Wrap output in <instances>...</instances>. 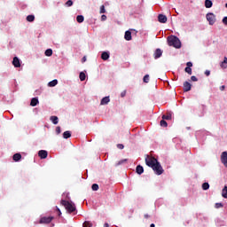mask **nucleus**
Returning a JSON list of instances; mask_svg holds the SVG:
<instances>
[{
  "label": "nucleus",
  "mask_w": 227,
  "mask_h": 227,
  "mask_svg": "<svg viewBox=\"0 0 227 227\" xmlns=\"http://www.w3.org/2000/svg\"><path fill=\"white\" fill-rule=\"evenodd\" d=\"M63 137H64V139H68V138L72 137V132H70V131H65V132L63 133Z\"/></svg>",
  "instance_id": "21"
},
{
  "label": "nucleus",
  "mask_w": 227,
  "mask_h": 227,
  "mask_svg": "<svg viewBox=\"0 0 227 227\" xmlns=\"http://www.w3.org/2000/svg\"><path fill=\"white\" fill-rule=\"evenodd\" d=\"M117 148H118L119 150H123V148H125V145H123V144H118V145H117Z\"/></svg>",
  "instance_id": "40"
},
{
  "label": "nucleus",
  "mask_w": 227,
  "mask_h": 227,
  "mask_svg": "<svg viewBox=\"0 0 227 227\" xmlns=\"http://www.w3.org/2000/svg\"><path fill=\"white\" fill-rule=\"evenodd\" d=\"M40 104V101L38 100V98H33L30 101V106L32 107H35V106H38Z\"/></svg>",
  "instance_id": "14"
},
{
  "label": "nucleus",
  "mask_w": 227,
  "mask_h": 227,
  "mask_svg": "<svg viewBox=\"0 0 227 227\" xmlns=\"http://www.w3.org/2000/svg\"><path fill=\"white\" fill-rule=\"evenodd\" d=\"M83 227H93V223L90 221H85L82 224Z\"/></svg>",
  "instance_id": "26"
},
{
  "label": "nucleus",
  "mask_w": 227,
  "mask_h": 227,
  "mask_svg": "<svg viewBox=\"0 0 227 227\" xmlns=\"http://www.w3.org/2000/svg\"><path fill=\"white\" fill-rule=\"evenodd\" d=\"M192 85L189 82H184V91H191Z\"/></svg>",
  "instance_id": "16"
},
{
  "label": "nucleus",
  "mask_w": 227,
  "mask_h": 227,
  "mask_svg": "<svg viewBox=\"0 0 227 227\" xmlns=\"http://www.w3.org/2000/svg\"><path fill=\"white\" fill-rule=\"evenodd\" d=\"M58 212H59V215H61V210H59V208H58Z\"/></svg>",
  "instance_id": "52"
},
{
  "label": "nucleus",
  "mask_w": 227,
  "mask_h": 227,
  "mask_svg": "<svg viewBox=\"0 0 227 227\" xmlns=\"http://www.w3.org/2000/svg\"><path fill=\"white\" fill-rule=\"evenodd\" d=\"M50 120H51V123H53V125H58V123L59 122V119L56 115L51 116Z\"/></svg>",
  "instance_id": "15"
},
{
  "label": "nucleus",
  "mask_w": 227,
  "mask_h": 227,
  "mask_svg": "<svg viewBox=\"0 0 227 227\" xmlns=\"http://www.w3.org/2000/svg\"><path fill=\"white\" fill-rule=\"evenodd\" d=\"M124 38L127 42H130V40H132V32H130V30H127L125 32Z\"/></svg>",
  "instance_id": "13"
},
{
  "label": "nucleus",
  "mask_w": 227,
  "mask_h": 227,
  "mask_svg": "<svg viewBox=\"0 0 227 227\" xmlns=\"http://www.w3.org/2000/svg\"><path fill=\"white\" fill-rule=\"evenodd\" d=\"M152 169L154 171L155 175L158 176H160L162 173H164V168H162V166L159 161L152 168Z\"/></svg>",
  "instance_id": "4"
},
{
  "label": "nucleus",
  "mask_w": 227,
  "mask_h": 227,
  "mask_svg": "<svg viewBox=\"0 0 227 227\" xmlns=\"http://www.w3.org/2000/svg\"><path fill=\"white\" fill-rule=\"evenodd\" d=\"M222 196L223 198L227 199V186H224V188L222 190Z\"/></svg>",
  "instance_id": "29"
},
{
  "label": "nucleus",
  "mask_w": 227,
  "mask_h": 227,
  "mask_svg": "<svg viewBox=\"0 0 227 227\" xmlns=\"http://www.w3.org/2000/svg\"><path fill=\"white\" fill-rule=\"evenodd\" d=\"M196 136H200V131H198V132L196 133Z\"/></svg>",
  "instance_id": "54"
},
{
  "label": "nucleus",
  "mask_w": 227,
  "mask_h": 227,
  "mask_svg": "<svg viewBox=\"0 0 227 227\" xmlns=\"http://www.w3.org/2000/svg\"><path fill=\"white\" fill-rule=\"evenodd\" d=\"M58 85V80H53V81H51V82H50L49 83H48V86L50 87V88H54V86H57Z\"/></svg>",
  "instance_id": "22"
},
{
  "label": "nucleus",
  "mask_w": 227,
  "mask_h": 227,
  "mask_svg": "<svg viewBox=\"0 0 227 227\" xmlns=\"http://www.w3.org/2000/svg\"><path fill=\"white\" fill-rule=\"evenodd\" d=\"M225 88H226V86L222 85V86L220 87V90H221V91H224Z\"/></svg>",
  "instance_id": "47"
},
{
  "label": "nucleus",
  "mask_w": 227,
  "mask_h": 227,
  "mask_svg": "<svg viewBox=\"0 0 227 227\" xmlns=\"http://www.w3.org/2000/svg\"><path fill=\"white\" fill-rule=\"evenodd\" d=\"M99 13H106V6L105 5L100 6Z\"/></svg>",
  "instance_id": "37"
},
{
  "label": "nucleus",
  "mask_w": 227,
  "mask_h": 227,
  "mask_svg": "<svg viewBox=\"0 0 227 227\" xmlns=\"http://www.w3.org/2000/svg\"><path fill=\"white\" fill-rule=\"evenodd\" d=\"M125 95H127V91H125V90L121 93V97H122V98L125 97Z\"/></svg>",
  "instance_id": "48"
},
{
  "label": "nucleus",
  "mask_w": 227,
  "mask_h": 227,
  "mask_svg": "<svg viewBox=\"0 0 227 227\" xmlns=\"http://www.w3.org/2000/svg\"><path fill=\"white\" fill-rule=\"evenodd\" d=\"M221 162L227 168V152H223L221 154Z\"/></svg>",
  "instance_id": "7"
},
{
  "label": "nucleus",
  "mask_w": 227,
  "mask_h": 227,
  "mask_svg": "<svg viewBox=\"0 0 227 227\" xmlns=\"http://www.w3.org/2000/svg\"><path fill=\"white\" fill-rule=\"evenodd\" d=\"M12 159L15 162H19V160H20V159H22V155L20 153H15L13 155Z\"/></svg>",
  "instance_id": "19"
},
{
  "label": "nucleus",
  "mask_w": 227,
  "mask_h": 227,
  "mask_svg": "<svg viewBox=\"0 0 227 227\" xmlns=\"http://www.w3.org/2000/svg\"><path fill=\"white\" fill-rule=\"evenodd\" d=\"M191 81H192L193 82H198V77H196V76H192V77H191Z\"/></svg>",
  "instance_id": "43"
},
{
  "label": "nucleus",
  "mask_w": 227,
  "mask_h": 227,
  "mask_svg": "<svg viewBox=\"0 0 227 227\" xmlns=\"http://www.w3.org/2000/svg\"><path fill=\"white\" fill-rule=\"evenodd\" d=\"M168 43L170 47H175L176 49H180L182 47V42L176 37V35H171L168 37Z\"/></svg>",
  "instance_id": "1"
},
{
  "label": "nucleus",
  "mask_w": 227,
  "mask_h": 227,
  "mask_svg": "<svg viewBox=\"0 0 227 227\" xmlns=\"http://www.w3.org/2000/svg\"><path fill=\"white\" fill-rule=\"evenodd\" d=\"M223 205L221 202L215 203V208H223Z\"/></svg>",
  "instance_id": "36"
},
{
  "label": "nucleus",
  "mask_w": 227,
  "mask_h": 227,
  "mask_svg": "<svg viewBox=\"0 0 227 227\" xmlns=\"http://www.w3.org/2000/svg\"><path fill=\"white\" fill-rule=\"evenodd\" d=\"M206 19L209 23V26H214L215 24V14L209 12L206 15Z\"/></svg>",
  "instance_id": "5"
},
{
  "label": "nucleus",
  "mask_w": 227,
  "mask_h": 227,
  "mask_svg": "<svg viewBox=\"0 0 227 227\" xmlns=\"http://www.w3.org/2000/svg\"><path fill=\"white\" fill-rule=\"evenodd\" d=\"M162 120H171V114H163Z\"/></svg>",
  "instance_id": "32"
},
{
  "label": "nucleus",
  "mask_w": 227,
  "mask_h": 227,
  "mask_svg": "<svg viewBox=\"0 0 227 227\" xmlns=\"http://www.w3.org/2000/svg\"><path fill=\"white\" fill-rule=\"evenodd\" d=\"M213 5H214V3H212V0H205L206 8H212Z\"/></svg>",
  "instance_id": "20"
},
{
  "label": "nucleus",
  "mask_w": 227,
  "mask_h": 227,
  "mask_svg": "<svg viewBox=\"0 0 227 227\" xmlns=\"http://www.w3.org/2000/svg\"><path fill=\"white\" fill-rule=\"evenodd\" d=\"M82 59H83V61H86V57H84Z\"/></svg>",
  "instance_id": "55"
},
{
  "label": "nucleus",
  "mask_w": 227,
  "mask_h": 227,
  "mask_svg": "<svg viewBox=\"0 0 227 227\" xmlns=\"http://www.w3.org/2000/svg\"><path fill=\"white\" fill-rule=\"evenodd\" d=\"M44 54L45 56L51 57L52 55V49H47Z\"/></svg>",
  "instance_id": "30"
},
{
  "label": "nucleus",
  "mask_w": 227,
  "mask_h": 227,
  "mask_svg": "<svg viewBox=\"0 0 227 227\" xmlns=\"http://www.w3.org/2000/svg\"><path fill=\"white\" fill-rule=\"evenodd\" d=\"M12 65L15 68H20V59L18 57H14L12 60Z\"/></svg>",
  "instance_id": "10"
},
{
  "label": "nucleus",
  "mask_w": 227,
  "mask_h": 227,
  "mask_svg": "<svg viewBox=\"0 0 227 227\" xmlns=\"http://www.w3.org/2000/svg\"><path fill=\"white\" fill-rule=\"evenodd\" d=\"M92 191H98V184H93L91 186Z\"/></svg>",
  "instance_id": "35"
},
{
  "label": "nucleus",
  "mask_w": 227,
  "mask_h": 227,
  "mask_svg": "<svg viewBox=\"0 0 227 227\" xmlns=\"http://www.w3.org/2000/svg\"><path fill=\"white\" fill-rule=\"evenodd\" d=\"M225 8H227V3L225 4Z\"/></svg>",
  "instance_id": "56"
},
{
  "label": "nucleus",
  "mask_w": 227,
  "mask_h": 227,
  "mask_svg": "<svg viewBox=\"0 0 227 227\" xmlns=\"http://www.w3.org/2000/svg\"><path fill=\"white\" fill-rule=\"evenodd\" d=\"M74 4V2L72 0H68L67 3H66V5H67L68 7L72 6Z\"/></svg>",
  "instance_id": "38"
},
{
  "label": "nucleus",
  "mask_w": 227,
  "mask_h": 227,
  "mask_svg": "<svg viewBox=\"0 0 227 227\" xmlns=\"http://www.w3.org/2000/svg\"><path fill=\"white\" fill-rule=\"evenodd\" d=\"M220 67H221V68H223V70H224V69L227 68V64H224L223 62H222V63L220 64Z\"/></svg>",
  "instance_id": "42"
},
{
  "label": "nucleus",
  "mask_w": 227,
  "mask_h": 227,
  "mask_svg": "<svg viewBox=\"0 0 227 227\" xmlns=\"http://www.w3.org/2000/svg\"><path fill=\"white\" fill-rule=\"evenodd\" d=\"M223 24H224V26H227V16L223 17V19L222 20Z\"/></svg>",
  "instance_id": "41"
},
{
  "label": "nucleus",
  "mask_w": 227,
  "mask_h": 227,
  "mask_svg": "<svg viewBox=\"0 0 227 227\" xmlns=\"http://www.w3.org/2000/svg\"><path fill=\"white\" fill-rule=\"evenodd\" d=\"M104 227H109V223H106L104 224Z\"/></svg>",
  "instance_id": "51"
},
{
  "label": "nucleus",
  "mask_w": 227,
  "mask_h": 227,
  "mask_svg": "<svg viewBox=\"0 0 227 227\" xmlns=\"http://www.w3.org/2000/svg\"><path fill=\"white\" fill-rule=\"evenodd\" d=\"M56 134H58V135L61 134V127L58 126L56 128Z\"/></svg>",
  "instance_id": "39"
},
{
  "label": "nucleus",
  "mask_w": 227,
  "mask_h": 227,
  "mask_svg": "<svg viewBox=\"0 0 227 227\" xmlns=\"http://www.w3.org/2000/svg\"><path fill=\"white\" fill-rule=\"evenodd\" d=\"M191 67H192V62H187L186 67L191 68Z\"/></svg>",
  "instance_id": "45"
},
{
  "label": "nucleus",
  "mask_w": 227,
  "mask_h": 227,
  "mask_svg": "<svg viewBox=\"0 0 227 227\" xmlns=\"http://www.w3.org/2000/svg\"><path fill=\"white\" fill-rule=\"evenodd\" d=\"M184 71L186 72V74H188L189 75H192V69L191 67H185Z\"/></svg>",
  "instance_id": "34"
},
{
  "label": "nucleus",
  "mask_w": 227,
  "mask_h": 227,
  "mask_svg": "<svg viewBox=\"0 0 227 227\" xmlns=\"http://www.w3.org/2000/svg\"><path fill=\"white\" fill-rule=\"evenodd\" d=\"M143 81H144V82H146V83L150 82V75L145 74L143 78Z\"/></svg>",
  "instance_id": "31"
},
{
  "label": "nucleus",
  "mask_w": 227,
  "mask_h": 227,
  "mask_svg": "<svg viewBox=\"0 0 227 227\" xmlns=\"http://www.w3.org/2000/svg\"><path fill=\"white\" fill-rule=\"evenodd\" d=\"M125 160H123L119 161L118 166H120V164H123V162H125Z\"/></svg>",
  "instance_id": "50"
},
{
  "label": "nucleus",
  "mask_w": 227,
  "mask_h": 227,
  "mask_svg": "<svg viewBox=\"0 0 227 227\" xmlns=\"http://www.w3.org/2000/svg\"><path fill=\"white\" fill-rule=\"evenodd\" d=\"M76 21L79 23V24H82V22H84V16L82 15H78L76 17Z\"/></svg>",
  "instance_id": "23"
},
{
  "label": "nucleus",
  "mask_w": 227,
  "mask_h": 227,
  "mask_svg": "<svg viewBox=\"0 0 227 227\" xmlns=\"http://www.w3.org/2000/svg\"><path fill=\"white\" fill-rule=\"evenodd\" d=\"M52 219H54V217H52V216H44V217H42L41 219H40V223L41 224H49L50 223H51L52 222Z\"/></svg>",
  "instance_id": "6"
},
{
  "label": "nucleus",
  "mask_w": 227,
  "mask_h": 227,
  "mask_svg": "<svg viewBox=\"0 0 227 227\" xmlns=\"http://www.w3.org/2000/svg\"><path fill=\"white\" fill-rule=\"evenodd\" d=\"M109 102H111V99L109 98V97H105L101 99V106H107V104H109Z\"/></svg>",
  "instance_id": "17"
},
{
  "label": "nucleus",
  "mask_w": 227,
  "mask_h": 227,
  "mask_svg": "<svg viewBox=\"0 0 227 227\" xmlns=\"http://www.w3.org/2000/svg\"><path fill=\"white\" fill-rule=\"evenodd\" d=\"M101 20L104 21V20H107V16H106V14H103L101 16Z\"/></svg>",
  "instance_id": "44"
},
{
  "label": "nucleus",
  "mask_w": 227,
  "mask_h": 227,
  "mask_svg": "<svg viewBox=\"0 0 227 227\" xmlns=\"http://www.w3.org/2000/svg\"><path fill=\"white\" fill-rule=\"evenodd\" d=\"M80 81H86V74L84 72H81L79 74Z\"/></svg>",
  "instance_id": "24"
},
{
  "label": "nucleus",
  "mask_w": 227,
  "mask_h": 227,
  "mask_svg": "<svg viewBox=\"0 0 227 227\" xmlns=\"http://www.w3.org/2000/svg\"><path fill=\"white\" fill-rule=\"evenodd\" d=\"M154 59H159V58H160L162 56V50L160 49H156L155 51H154Z\"/></svg>",
  "instance_id": "12"
},
{
  "label": "nucleus",
  "mask_w": 227,
  "mask_h": 227,
  "mask_svg": "<svg viewBox=\"0 0 227 227\" xmlns=\"http://www.w3.org/2000/svg\"><path fill=\"white\" fill-rule=\"evenodd\" d=\"M158 20L160 24H166L168 22V17L164 14H159Z\"/></svg>",
  "instance_id": "8"
},
{
  "label": "nucleus",
  "mask_w": 227,
  "mask_h": 227,
  "mask_svg": "<svg viewBox=\"0 0 227 227\" xmlns=\"http://www.w3.org/2000/svg\"><path fill=\"white\" fill-rule=\"evenodd\" d=\"M202 189L203 191H208V189H210V184H208V183H203Z\"/></svg>",
  "instance_id": "28"
},
{
  "label": "nucleus",
  "mask_w": 227,
  "mask_h": 227,
  "mask_svg": "<svg viewBox=\"0 0 227 227\" xmlns=\"http://www.w3.org/2000/svg\"><path fill=\"white\" fill-rule=\"evenodd\" d=\"M48 155H49V153H47V151L45 150H40L38 152V156L40 157V159H47Z\"/></svg>",
  "instance_id": "11"
},
{
  "label": "nucleus",
  "mask_w": 227,
  "mask_h": 227,
  "mask_svg": "<svg viewBox=\"0 0 227 227\" xmlns=\"http://www.w3.org/2000/svg\"><path fill=\"white\" fill-rule=\"evenodd\" d=\"M215 224H216V226H224L225 223H224V221H223L221 219H216Z\"/></svg>",
  "instance_id": "25"
},
{
  "label": "nucleus",
  "mask_w": 227,
  "mask_h": 227,
  "mask_svg": "<svg viewBox=\"0 0 227 227\" xmlns=\"http://www.w3.org/2000/svg\"><path fill=\"white\" fill-rule=\"evenodd\" d=\"M150 227H155V223H151Z\"/></svg>",
  "instance_id": "53"
},
{
  "label": "nucleus",
  "mask_w": 227,
  "mask_h": 227,
  "mask_svg": "<svg viewBox=\"0 0 227 227\" xmlns=\"http://www.w3.org/2000/svg\"><path fill=\"white\" fill-rule=\"evenodd\" d=\"M205 75H207V77H208V75H210V71L209 70H206L205 71Z\"/></svg>",
  "instance_id": "46"
},
{
  "label": "nucleus",
  "mask_w": 227,
  "mask_h": 227,
  "mask_svg": "<svg viewBox=\"0 0 227 227\" xmlns=\"http://www.w3.org/2000/svg\"><path fill=\"white\" fill-rule=\"evenodd\" d=\"M109 58H111V53L109 51H103L101 54V59H103V61H107V59H109Z\"/></svg>",
  "instance_id": "9"
},
{
  "label": "nucleus",
  "mask_w": 227,
  "mask_h": 227,
  "mask_svg": "<svg viewBox=\"0 0 227 227\" xmlns=\"http://www.w3.org/2000/svg\"><path fill=\"white\" fill-rule=\"evenodd\" d=\"M27 22H35V15L31 14L27 16Z\"/></svg>",
  "instance_id": "27"
},
{
  "label": "nucleus",
  "mask_w": 227,
  "mask_h": 227,
  "mask_svg": "<svg viewBox=\"0 0 227 227\" xmlns=\"http://www.w3.org/2000/svg\"><path fill=\"white\" fill-rule=\"evenodd\" d=\"M136 171L137 175H143V173H145V168H143V166L138 165L137 166Z\"/></svg>",
  "instance_id": "18"
},
{
  "label": "nucleus",
  "mask_w": 227,
  "mask_h": 227,
  "mask_svg": "<svg viewBox=\"0 0 227 227\" xmlns=\"http://www.w3.org/2000/svg\"><path fill=\"white\" fill-rule=\"evenodd\" d=\"M61 205H63V207H65L66 210H67V212L69 214H72V213L75 212V210H76L75 204H74L68 200H62Z\"/></svg>",
  "instance_id": "2"
},
{
  "label": "nucleus",
  "mask_w": 227,
  "mask_h": 227,
  "mask_svg": "<svg viewBox=\"0 0 227 227\" xmlns=\"http://www.w3.org/2000/svg\"><path fill=\"white\" fill-rule=\"evenodd\" d=\"M222 63H224L225 65H227V57H224L223 61Z\"/></svg>",
  "instance_id": "49"
},
{
  "label": "nucleus",
  "mask_w": 227,
  "mask_h": 227,
  "mask_svg": "<svg viewBox=\"0 0 227 227\" xmlns=\"http://www.w3.org/2000/svg\"><path fill=\"white\" fill-rule=\"evenodd\" d=\"M159 162L155 157L146 156L145 158V164L149 168H153L154 165H156Z\"/></svg>",
  "instance_id": "3"
},
{
  "label": "nucleus",
  "mask_w": 227,
  "mask_h": 227,
  "mask_svg": "<svg viewBox=\"0 0 227 227\" xmlns=\"http://www.w3.org/2000/svg\"><path fill=\"white\" fill-rule=\"evenodd\" d=\"M160 127H168V122L165 119H162L160 122Z\"/></svg>",
  "instance_id": "33"
}]
</instances>
